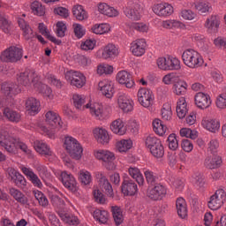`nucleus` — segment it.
Wrapping results in <instances>:
<instances>
[{
	"label": "nucleus",
	"instance_id": "63",
	"mask_svg": "<svg viewBox=\"0 0 226 226\" xmlns=\"http://www.w3.org/2000/svg\"><path fill=\"white\" fill-rule=\"evenodd\" d=\"M192 183L198 188H204V185H206V181L204 180V176L200 173H196L192 177Z\"/></svg>",
	"mask_w": 226,
	"mask_h": 226
},
{
	"label": "nucleus",
	"instance_id": "30",
	"mask_svg": "<svg viewBox=\"0 0 226 226\" xmlns=\"http://www.w3.org/2000/svg\"><path fill=\"white\" fill-rule=\"evenodd\" d=\"M205 27L208 33H216L220 27V18L212 15L205 21Z\"/></svg>",
	"mask_w": 226,
	"mask_h": 226
},
{
	"label": "nucleus",
	"instance_id": "44",
	"mask_svg": "<svg viewBox=\"0 0 226 226\" xmlns=\"http://www.w3.org/2000/svg\"><path fill=\"white\" fill-rule=\"evenodd\" d=\"M128 172L131 177H132V179H135L138 185H144V176H142V173L140 172V170H139V168L130 167Z\"/></svg>",
	"mask_w": 226,
	"mask_h": 226
},
{
	"label": "nucleus",
	"instance_id": "36",
	"mask_svg": "<svg viewBox=\"0 0 226 226\" xmlns=\"http://www.w3.org/2000/svg\"><path fill=\"white\" fill-rule=\"evenodd\" d=\"M177 213L180 218L188 216V208L186 201L183 198H178L176 201Z\"/></svg>",
	"mask_w": 226,
	"mask_h": 226
},
{
	"label": "nucleus",
	"instance_id": "11",
	"mask_svg": "<svg viewBox=\"0 0 226 226\" xmlns=\"http://www.w3.org/2000/svg\"><path fill=\"white\" fill-rule=\"evenodd\" d=\"M137 96L139 103L145 107V109L149 108L150 105H153V102H154V94L148 88H139Z\"/></svg>",
	"mask_w": 226,
	"mask_h": 226
},
{
	"label": "nucleus",
	"instance_id": "15",
	"mask_svg": "<svg viewBox=\"0 0 226 226\" xmlns=\"http://www.w3.org/2000/svg\"><path fill=\"white\" fill-rule=\"evenodd\" d=\"M147 47V43L146 42V39H137L131 44V52L133 56L140 57L146 54Z\"/></svg>",
	"mask_w": 226,
	"mask_h": 226
},
{
	"label": "nucleus",
	"instance_id": "20",
	"mask_svg": "<svg viewBox=\"0 0 226 226\" xmlns=\"http://www.w3.org/2000/svg\"><path fill=\"white\" fill-rule=\"evenodd\" d=\"M121 189L124 195L133 196L139 192V187L137 186V184L132 179H124L122 184Z\"/></svg>",
	"mask_w": 226,
	"mask_h": 226
},
{
	"label": "nucleus",
	"instance_id": "35",
	"mask_svg": "<svg viewBox=\"0 0 226 226\" xmlns=\"http://www.w3.org/2000/svg\"><path fill=\"white\" fill-rule=\"evenodd\" d=\"M188 91V84L185 80L178 79L173 84V93L177 96H183Z\"/></svg>",
	"mask_w": 226,
	"mask_h": 226
},
{
	"label": "nucleus",
	"instance_id": "49",
	"mask_svg": "<svg viewBox=\"0 0 226 226\" xmlns=\"http://www.w3.org/2000/svg\"><path fill=\"white\" fill-rule=\"evenodd\" d=\"M109 31H110V25L107 23L95 24L92 27V32L94 33V34H105V33H109Z\"/></svg>",
	"mask_w": 226,
	"mask_h": 226
},
{
	"label": "nucleus",
	"instance_id": "56",
	"mask_svg": "<svg viewBox=\"0 0 226 226\" xmlns=\"http://www.w3.org/2000/svg\"><path fill=\"white\" fill-rule=\"evenodd\" d=\"M161 114L163 121H170L172 119V108L170 107V104H163Z\"/></svg>",
	"mask_w": 226,
	"mask_h": 226
},
{
	"label": "nucleus",
	"instance_id": "40",
	"mask_svg": "<svg viewBox=\"0 0 226 226\" xmlns=\"http://www.w3.org/2000/svg\"><path fill=\"white\" fill-rule=\"evenodd\" d=\"M0 29L5 34H10L11 32V21H9L8 16L0 13Z\"/></svg>",
	"mask_w": 226,
	"mask_h": 226
},
{
	"label": "nucleus",
	"instance_id": "55",
	"mask_svg": "<svg viewBox=\"0 0 226 226\" xmlns=\"http://www.w3.org/2000/svg\"><path fill=\"white\" fill-rule=\"evenodd\" d=\"M33 195H34V197H35L36 200H38L40 206H42V207H47V206H49V200L47 199L45 194H43V192H41V191H38V190H34Z\"/></svg>",
	"mask_w": 226,
	"mask_h": 226
},
{
	"label": "nucleus",
	"instance_id": "21",
	"mask_svg": "<svg viewBox=\"0 0 226 226\" xmlns=\"http://www.w3.org/2000/svg\"><path fill=\"white\" fill-rule=\"evenodd\" d=\"M100 91L106 98H112L114 96V83L112 81L104 79L98 84Z\"/></svg>",
	"mask_w": 226,
	"mask_h": 226
},
{
	"label": "nucleus",
	"instance_id": "61",
	"mask_svg": "<svg viewBox=\"0 0 226 226\" xmlns=\"http://www.w3.org/2000/svg\"><path fill=\"white\" fill-rule=\"evenodd\" d=\"M162 26L164 29H174V27H181V22L176 19H167L162 21Z\"/></svg>",
	"mask_w": 226,
	"mask_h": 226
},
{
	"label": "nucleus",
	"instance_id": "37",
	"mask_svg": "<svg viewBox=\"0 0 226 226\" xmlns=\"http://www.w3.org/2000/svg\"><path fill=\"white\" fill-rule=\"evenodd\" d=\"M188 112V108L186 104V99L185 97H180L177 102V116L179 119H183Z\"/></svg>",
	"mask_w": 226,
	"mask_h": 226
},
{
	"label": "nucleus",
	"instance_id": "12",
	"mask_svg": "<svg viewBox=\"0 0 226 226\" xmlns=\"http://www.w3.org/2000/svg\"><path fill=\"white\" fill-rule=\"evenodd\" d=\"M19 169L21 172L24 173V175L27 177L28 180L32 183L35 188H39V190H41L43 188V183H41V180L40 179V177L31 168H27L24 165L19 166Z\"/></svg>",
	"mask_w": 226,
	"mask_h": 226
},
{
	"label": "nucleus",
	"instance_id": "10",
	"mask_svg": "<svg viewBox=\"0 0 226 226\" xmlns=\"http://www.w3.org/2000/svg\"><path fill=\"white\" fill-rule=\"evenodd\" d=\"M55 176L63 183L65 188L71 192H77V180L73 175L66 171H56Z\"/></svg>",
	"mask_w": 226,
	"mask_h": 226
},
{
	"label": "nucleus",
	"instance_id": "23",
	"mask_svg": "<svg viewBox=\"0 0 226 226\" xmlns=\"http://www.w3.org/2000/svg\"><path fill=\"white\" fill-rule=\"evenodd\" d=\"M86 109H89V112L95 119L103 118V105L99 102H89L86 105Z\"/></svg>",
	"mask_w": 226,
	"mask_h": 226
},
{
	"label": "nucleus",
	"instance_id": "26",
	"mask_svg": "<svg viewBox=\"0 0 226 226\" xmlns=\"http://www.w3.org/2000/svg\"><path fill=\"white\" fill-rule=\"evenodd\" d=\"M34 147L39 154L44 156H54V152L50 150V147L45 143L43 140H36L34 143Z\"/></svg>",
	"mask_w": 226,
	"mask_h": 226
},
{
	"label": "nucleus",
	"instance_id": "50",
	"mask_svg": "<svg viewBox=\"0 0 226 226\" xmlns=\"http://www.w3.org/2000/svg\"><path fill=\"white\" fill-rule=\"evenodd\" d=\"M79 179L82 185H91L93 181V177L91 176V172L86 170H81L79 172Z\"/></svg>",
	"mask_w": 226,
	"mask_h": 226
},
{
	"label": "nucleus",
	"instance_id": "3",
	"mask_svg": "<svg viewBox=\"0 0 226 226\" xmlns=\"http://www.w3.org/2000/svg\"><path fill=\"white\" fill-rule=\"evenodd\" d=\"M64 147L66 149L67 153L74 160H80L82 158V153L84 149L79 140L72 136H65Z\"/></svg>",
	"mask_w": 226,
	"mask_h": 226
},
{
	"label": "nucleus",
	"instance_id": "24",
	"mask_svg": "<svg viewBox=\"0 0 226 226\" xmlns=\"http://www.w3.org/2000/svg\"><path fill=\"white\" fill-rule=\"evenodd\" d=\"M40 107H41V104L34 97H30L26 101V109L30 116H36L40 112Z\"/></svg>",
	"mask_w": 226,
	"mask_h": 226
},
{
	"label": "nucleus",
	"instance_id": "60",
	"mask_svg": "<svg viewBox=\"0 0 226 226\" xmlns=\"http://www.w3.org/2000/svg\"><path fill=\"white\" fill-rule=\"evenodd\" d=\"M144 174L148 185H156V182L158 181V175L156 173L151 171L150 170H146Z\"/></svg>",
	"mask_w": 226,
	"mask_h": 226
},
{
	"label": "nucleus",
	"instance_id": "47",
	"mask_svg": "<svg viewBox=\"0 0 226 226\" xmlns=\"http://www.w3.org/2000/svg\"><path fill=\"white\" fill-rule=\"evenodd\" d=\"M153 128L154 133H156V135H160V137H163V134L167 133V126H165L163 122L160 119H154L153 121Z\"/></svg>",
	"mask_w": 226,
	"mask_h": 226
},
{
	"label": "nucleus",
	"instance_id": "51",
	"mask_svg": "<svg viewBox=\"0 0 226 226\" xmlns=\"http://www.w3.org/2000/svg\"><path fill=\"white\" fill-rule=\"evenodd\" d=\"M168 61V72L174 70H181V61L174 56H167Z\"/></svg>",
	"mask_w": 226,
	"mask_h": 226
},
{
	"label": "nucleus",
	"instance_id": "41",
	"mask_svg": "<svg viewBox=\"0 0 226 226\" xmlns=\"http://www.w3.org/2000/svg\"><path fill=\"white\" fill-rule=\"evenodd\" d=\"M205 165L207 169H218L222 165V157L220 155H213L205 160Z\"/></svg>",
	"mask_w": 226,
	"mask_h": 226
},
{
	"label": "nucleus",
	"instance_id": "14",
	"mask_svg": "<svg viewBox=\"0 0 226 226\" xmlns=\"http://www.w3.org/2000/svg\"><path fill=\"white\" fill-rule=\"evenodd\" d=\"M95 177L99 183V186L102 190H104L109 197H113L114 190L112 189V185L105 177V173L103 172H96Z\"/></svg>",
	"mask_w": 226,
	"mask_h": 226
},
{
	"label": "nucleus",
	"instance_id": "59",
	"mask_svg": "<svg viewBox=\"0 0 226 226\" xmlns=\"http://www.w3.org/2000/svg\"><path fill=\"white\" fill-rule=\"evenodd\" d=\"M150 153L154 156V158H163V154H165V148L163 147V144H162V142L159 143L150 150Z\"/></svg>",
	"mask_w": 226,
	"mask_h": 226
},
{
	"label": "nucleus",
	"instance_id": "32",
	"mask_svg": "<svg viewBox=\"0 0 226 226\" xmlns=\"http://www.w3.org/2000/svg\"><path fill=\"white\" fill-rule=\"evenodd\" d=\"M119 56V49L112 44H108L102 50V57L103 59H110L112 57H117Z\"/></svg>",
	"mask_w": 226,
	"mask_h": 226
},
{
	"label": "nucleus",
	"instance_id": "8",
	"mask_svg": "<svg viewBox=\"0 0 226 226\" xmlns=\"http://www.w3.org/2000/svg\"><path fill=\"white\" fill-rule=\"evenodd\" d=\"M65 79L67 82H69V84H71V86L78 87V89H80L86 86V76L78 71H67L65 72Z\"/></svg>",
	"mask_w": 226,
	"mask_h": 226
},
{
	"label": "nucleus",
	"instance_id": "34",
	"mask_svg": "<svg viewBox=\"0 0 226 226\" xmlns=\"http://www.w3.org/2000/svg\"><path fill=\"white\" fill-rule=\"evenodd\" d=\"M110 130L116 135H124L126 133V125H124V122L122 119L118 118L111 123Z\"/></svg>",
	"mask_w": 226,
	"mask_h": 226
},
{
	"label": "nucleus",
	"instance_id": "54",
	"mask_svg": "<svg viewBox=\"0 0 226 226\" xmlns=\"http://www.w3.org/2000/svg\"><path fill=\"white\" fill-rule=\"evenodd\" d=\"M51 203L57 211H64L66 209L64 205V200L61 199L59 196L53 195L51 197Z\"/></svg>",
	"mask_w": 226,
	"mask_h": 226
},
{
	"label": "nucleus",
	"instance_id": "38",
	"mask_svg": "<svg viewBox=\"0 0 226 226\" xmlns=\"http://www.w3.org/2000/svg\"><path fill=\"white\" fill-rule=\"evenodd\" d=\"M9 193L15 200L19 202V204H21L22 206H26V204H27V197H26L19 189L12 187L10 189Z\"/></svg>",
	"mask_w": 226,
	"mask_h": 226
},
{
	"label": "nucleus",
	"instance_id": "52",
	"mask_svg": "<svg viewBox=\"0 0 226 226\" xmlns=\"http://www.w3.org/2000/svg\"><path fill=\"white\" fill-rule=\"evenodd\" d=\"M161 142L162 140H160V139H158L154 135L147 136L145 139V146L146 147H147V149H149V151H151L154 147H156V146H158V144H161Z\"/></svg>",
	"mask_w": 226,
	"mask_h": 226
},
{
	"label": "nucleus",
	"instance_id": "1",
	"mask_svg": "<svg viewBox=\"0 0 226 226\" xmlns=\"http://www.w3.org/2000/svg\"><path fill=\"white\" fill-rule=\"evenodd\" d=\"M17 81L21 86H25V87H34L35 91L41 93L45 98L52 100V89L40 81V77L34 70H26L18 74Z\"/></svg>",
	"mask_w": 226,
	"mask_h": 226
},
{
	"label": "nucleus",
	"instance_id": "27",
	"mask_svg": "<svg viewBox=\"0 0 226 226\" xmlns=\"http://www.w3.org/2000/svg\"><path fill=\"white\" fill-rule=\"evenodd\" d=\"M97 10L99 13H102V15H106V17H117L119 15L117 10L106 3L98 4Z\"/></svg>",
	"mask_w": 226,
	"mask_h": 226
},
{
	"label": "nucleus",
	"instance_id": "58",
	"mask_svg": "<svg viewBox=\"0 0 226 226\" xmlns=\"http://www.w3.org/2000/svg\"><path fill=\"white\" fill-rule=\"evenodd\" d=\"M179 17L184 20H194V19H197V13L190 9H182L179 12Z\"/></svg>",
	"mask_w": 226,
	"mask_h": 226
},
{
	"label": "nucleus",
	"instance_id": "64",
	"mask_svg": "<svg viewBox=\"0 0 226 226\" xmlns=\"http://www.w3.org/2000/svg\"><path fill=\"white\" fill-rule=\"evenodd\" d=\"M66 33V24L63 21H58L56 26V34L58 38H64Z\"/></svg>",
	"mask_w": 226,
	"mask_h": 226
},
{
	"label": "nucleus",
	"instance_id": "5",
	"mask_svg": "<svg viewBox=\"0 0 226 226\" xmlns=\"http://www.w3.org/2000/svg\"><path fill=\"white\" fill-rule=\"evenodd\" d=\"M124 13L127 19H130L131 20H140V17H142V6L140 5V1L129 0L124 9Z\"/></svg>",
	"mask_w": 226,
	"mask_h": 226
},
{
	"label": "nucleus",
	"instance_id": "31",
	"mask_svg": "<svg viewBox=\"0 0 226 226\" xmlns=\"http://www.w3.org/2000/svg\"><path fill=\"white\" fill-rule=\"evenodd\" d=\"M18 24L21 31L23 32V36L25 40H33V38H34L35 36L34 32L31 28V26L27 25V23L26 22V20H24V19L22 18L19 19Z\"/></svg>",
	"mask_w": 226,
	"mask_h": 226
},
{
	"label": "nucleus",
	"instance_id": "62",
	"mask_svg": "<svg viewBox=\"0 0 226 226\" xmlns=\"http://www.w3.org/2000/svg\"><path fill=\"white\" fill-rule=\"evenodd\" d=\"M194 8L201 14L207 13L209 11V4L202 1L195 2Z\"/></svg>",
	"mask_w": 226,
	"mask_h": 226
},
{
	"label": "nucleus",
	"instance_id": "45",
	"mask_svg": "<svg viewBox=\"0 0 226 226\" xmlns=\"http://www.w3.org/2000/svg\"><path fill=\"white\" fill-rule=\"evenodd\" d=\"M72 15L77 20H86L87 19V11L84 10L82 5H74L72 7Z\"/></svg>",
	"mask_w": 226,
	"mask_h": 226
},
{
	"label": "nucleus",
	"instance_id": "28",
	"mask_svg": "<svg viewBox=\"0 0 226 226\" xmlns=\"http://www.w3.org/2000/svg\"><path fill=\"white\" fill-rule=\"evenodd\" d=\"M22 91V88L19 85H15L13 83H3L2 84V93L5 94V96H14L15 94H19Z\"/></svg>",
	"mask_w": 226,
	"mask_h": 226
},
{
	"label": "nucleus",
	"instance_id": "4",
	"mask_svg": "<svg viewBox=\"0 0 226 226\" xmlns=\"http://www.w3.org/2000/svg\"><path fill=\"white\" fill-rule=\"evenodd\" d=\"M184 64L188 68H200L204 64V59L199 52L194 49H186L182 55Z\"/></svg>",
	"mask_w": 226,
	"mask_h": 226
},
{
	"label": "nucleus",
	"instance_id": "48",
	"mask_svg": "<svg viewBox=\"0 0 226 226\" xmlns=\"http://www.w3.org/2000/svg\"><path fill=\"white\" fill-rule=\"evenodd\" d=\"M72 102L74 107L78 109V110H84V109H86V106L84 105V103H86V96L74 94L72 95Z\"/></svg>",
	"mask_w": 226,
	"mask_h": 226
},
{
	"label": "nucleus",
	"instance_id": "42",
	"mask_svg": "<svg viewBox=\"0 0 226 226\" xmlns=\"http://www.w3.org/2000/svg\"><path fill=\"white\" fill-rule=\"evenodd\" d=\"M111 213L116 225H121L124 220L123 209L117 206L111 207Z\"/></svg>",
	"mask_w": 226,
	"mask_h": 226
},
{
	"label": "nucleus",
	"instance_id": "57",
	"mask_svg": "<svg viewBox=\"0 0 226 226\" xmlns=\"http://www.w3.org/2000/svg\"><path fill=\"white\" fill-rule=\"evenodd\" d=\"M132 146H133L132 139H122L117 143V147L120 153H126L128 149H132Z\"/></svg>",
	"mask_w": 226,
	"mask_h": 226
},
{
	"label": "nucleus",
	"instance_id": "53",
	"mask_svg": "<svg viewBox=\"0 0 226 226\" xmlns=\"http://www.w3.org/2000/svg\"><path fill=\"white\" fill-rule=\"evenodd\" d=\"M31 10L33 13L38 15V17H43V15H45V7L38 1L32 3Z\"/></svg>",
	"mask_w": 226,
	"mask_h": 226
},
{
	"label": "nucleus",
	"instance_id": "17",
	"mask_svg": "<svg viewBox=\"0 0 226 226\" xmlns=\"http://www.w3.org/2000/svg\"><path fill=\"white\" fill-rule=\"evenodd\" d=\"M117 105L123 112L128 113L133 110V100L124 94L118 95Z\"/></svg>",
	"mask_w": 226,
	"mask_h": 226
},
{
	"label": "nucleus",
	"instance_id": "18",
	"mask_svg": "<svg viewBox=\"0 0 226 226\" xmlns=\"http://www.w3.org/2000/svg\"><path fill=\"white\" fill-rule=\"evenodd\" d=\"M194 102L196 107H198V109H200L201 110H204L205 109H209V107L211 106V98L208 94H206L202 92L196 94L194 97Z\"/></svg>",
	"mask_w": 226,
	"mask_h": 226
},
{
	"label": "nucleus",
	"instance_id": "19",
	"mask_svg": "<svg viewBox=\"0 0 226 226\" xmlns=\"http://www.w3.org/2000/svg\"><path fill=\"white\" fill-rule=\"evenodd\" d=\"M117 80L119 84H123L128 89H132V87L135 86V81H133L132 74L126 71L118 72L117 74Z\"/></svg>",
	"mask_w": 226,
	"mask_h": 226
},
{
	"label": "nucleus",
	"instance_id": "13",
	"mask_svg": "<svg viewBox=\"0 0 226 226\" xmlns=\"http://www.w3.org/2000/svg\"><path fill=\"white\" fill-rule=\"evenodd\" d=\"M167 195V187L160 184L155 185L153 188L148 189L147 197L152 200H162Z\"/></svg>",
	"mask_w": 226,
	"mask_h": 226
},
{
	"label": "nucleus",
	"instance_id": "46",
	"mask_svg": "<svg viewBox=\"0 0 226 226\" xmlns=\"http://www.w3.org/2000/svg\"><path fill=\"white\" fill-rule=\"evenodd\" d=\"M4 116H5L11 123H19V121H20V113L10 108H5L4 109Z\"/></svg>",
	"mask_w": 226,
	"mask_h": 226
},
{
	"label": "nucleus",
	"instance_id": "25",
	"mask_svg": "<svg viewBox=\"0 0 226 226\" xmlns=\"http://www.w3.org/2000/svg\"><path fill=\"white\" fill-rule=\"evenodd\" d=\"M57 215L64 223H67V225H79V218L73 215V214L67 212L66 209L57 210Z\"/></svg>",
	"mask_w": 226,
	"mask_h": 226
},
{
	"label": "nucleus",
	"instance_id": "6",
	"mask_svg": "<svg viewBox=\"0 0 226 226\" xmlns=\"http://www.w3.org/2000/svg\"><path fill=\"white\" fill-rule=\"evenodd\" d=\"M94 156L97 160L103 162V165L107 170H116V155L109 150H97L94 152Z\"/></svg>",
	"mask_w": 226,
	"mask_h": 226
},
{
	"label": "nucleus",
	"instance_id": "2",
	"mask_svg": "<svg viewBox=\"0 0 226 226\" xmlns=\"http://www.w3.org/2000/svg\"><path fill=\"white\" fill-rule=\"evenodd\" d=\"M0 146L11 154H15L17 149H21L26 154L30 157L33 156V151L30 150L28 146L24 142L19 141V139H15L13 136H11L10 133H8V130L4 128H0Z\"/></svg>",
	"mask_w": 226,
	"mask_h": 226
},
{
	"label": "nucleus",
	"instance_id": "22",
	"mask_svg": "<svg viewBox=\"0 0 226 226\" xmlns=\"http://www.w3.org/2000/svg\"><path fill=\"white\" fill-rule=\"evenodd\" d=\"M45 121L47 124L52 126L53 128H62L63 122L59 115L54 111H48L45 115Z\"/></svg>",
	"mask_w": 226,
	"mask_h": 226
},
{
	"label": "nucleus",
	"instance_id": "7",
	"mask_svg": "<svg viewBox=\"0 0 226 226\" xmlns=\"http://www.w3.org/2000/svg\"><path fill=\"white\" fill-rule=\"evenodd\" d=\"M0 59L4 63H17V61L22 59V49L17 46H11L2 52Z\"/></svg>",
	"mask_w": 226,
	"mask_h": 226
},
{
	"label": "nucleus",
	"instance_id": "43",
	"mask_svg": "<svg viewBox=\"0 0 226 226\" xmlns=\"http://www.w3.org/2000/svg\"><path fill=\"white\" fill-rule=\"evenodd\" d=\"M94 218L96 220V222H99V223H107L109 222V212L106 210L102 209H95L93 213Z\"/></svg>",
	"mask_w": 226,
	"mask_h": 226
},
{
	"label": "nucleus",
	"instance_id": "33",
	"mask_svg": "<svg viewBox=\"0 0 226 226\" xmlns=\"http://www.w3.org/2000/svg\"><path fill=\"white\" fill-rule=\"evenodd\" d=\"M94 137L100 144H109V140H110L109 132L103 128L94 129Z\"/></svg>",
	"mask_w": 226,
	"mask_h": 226
},
{
	"label": "nucleus",
	"instance_id": "9",
	"mask_svg": "<svg viewBox=\"0 0 226 226\" xmlns=\"http://www.w3.org/2000/svg\"><path fill=\"white\" fill-rule=\"evenodd\" d=\"M226 202V191L223 188H219L215 191V194L210 197L208 201V207L212 211L220 209Z\"/></svg>",
	"mask_w": 226,
	"mask_h": 226
},
{
	"label": "nucleus",
	"instance_id": "29",
	"mask_svg": "<svg viewBox=\"0 0 226 226\" xmlns=\"http://www.w3.org/2000/svg\"><path fill=\"white\" fill-rule=\"evenodd\" d=\"M34 168L46 186L52 188V184L49 182V179H50V172H49V170L46 168V166L42 164H37Z\"/></svg>",
	"mask_w": 226,
	"mask_h": 226
},
{
	"label": "nucleus",
	"instance_id": "39",
	"mask_svg": "<svg viewBox=\"0 0 226 226\" xmlns=\"http://www.w3.org/2000/svg\"><path fill=\"white\" fill-rule=\"evenodd\" d=\"M203 128H206L208 132L215 133L220 130V122L215 119L203 120L201 123Z\"/></svg>",
	"mask_w": 226,
	"mask_h": 226
},
{
	"label": "nucleus",
	"instance_id": "16",
	"mask_svg": "<svg viewBox=\"0 0 226 226\" xmlns=\"http://www.w3.org/2000/svg\"><path fill=\"white\" fill-rule=\"evenodd\" d=\"M153 11L158 17H169L174 13V7L167 3L157 4L154 5Z\"/></svg>",
	"mask_w": 226,
	"mask_h": 226
}]
</instances>
